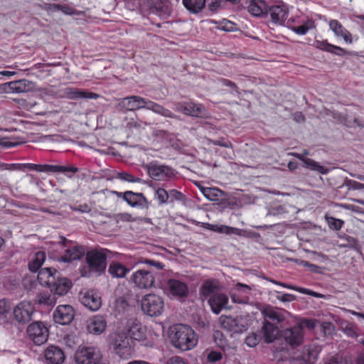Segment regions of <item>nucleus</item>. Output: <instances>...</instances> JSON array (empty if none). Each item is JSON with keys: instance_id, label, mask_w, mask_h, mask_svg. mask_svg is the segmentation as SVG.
<instances>
[{"instance_id": "1", "label": "nucleus", "mask_w": 364, "mask_h": 364, "mask_svg": "<svg viewBox=\"0 0 364 364\" xmlns=\"http://www.w3.org/2000/svg\"><path fill=\"white\" fill-rule=\"evenodd\" d=\"M116 109L122 113L146 109L164 117L176 118V116L169 109L148 98L142 97L139 95H130L119 99L116 105Z\"/></svg>"}, {"instance_id": "2", "label": "nucleus", "mask_w": 364, "mask_h": 364, "mask_svg": "<svg viewBox=\"0 0 364 364\" xmlns=\"http://www.w3.org/2000/svg\"><path fill=\"white\" fill-rule=\"evenodd\" d=\"M169 338L172 345L181 351L193 348L197 344L194 331L188 326L176 324L170 328Z\"/></svg>"}, {"instance_id": "3", "label": "nucleus", "mask_w": 364, "mask_h": 364, "mask_svg": "<svg viewBox=\"0 0 364 364\" xmlns=\"http://www.w3.org/2000/svg\"><path fill=\"white\" fill-rule=\"evenodd\" d=\"M110 252L107 249L91 250L85 254V262L87 267L81 270V275L83 277H90L92 274L97 276L105 272L107 265V256Z\"/></svg>"}, {"instance_id": "4", "label": "nucleus", "mask_w": 364, "mask_h": 364, "mask_svg": "<svg viewBox=\"0 0 364 364\" xmlns=\"http://www.w3.org/2000/svg\"><path fill=\"white\" fill-rule=\"evenodd\" d=\"M74 360L75 364H107L101 351L94 347H78Z\"/></svg>"}, {"instance_id": "5", "label": "nucleus", "mask_w": 364, "mask_h": 364, "mask_svg": "<svg viewBox=\"0 0 364 364\" xmlns=\"http://www.w3.org/2000/svg\"><path fill=\"white\" fill-rule=\"evenodd\" d=\"M109 343L114 353L122 359H128L132 353L129 338L125 333H116L110 336Z\"/></svg>"}, {"instance_id": "6", "label": "nucleus", "mask_w": 364, "mask_h": 364, "mask_svg": "<svg viewBox=\"0 0 364 364\" xmlns=\"http://www.w3.org/2000/svg\"><path fill=\"white\" fill-rule=\"evenodd\" d=\"M58 243L64 248V254L61 256L60 261L70 262L74 260L80 259L86 254L82 246L68 240L64 236L59 237Z\"/></svg>"}, {"instance_id": "7", "label": "nucleus", "mask_w": 364, "mask_h": 364, "mask_svg": "<svg viewBox=\"0 0 364 364\" xmlns=\"http://www.w3.org/2000/svg\"><path fill=\"white\" fill-rule=\"evenodd\" d=\"M220 323L223 328L232 333H242L249 325L248 316H220Z\"/></svg>"}, {"instance_id": "8", "label": "nucleus", "mask_w": 364, "mask_h": 364, "mask_svg": "<svg viewBox=\"0 0 364 364\" xmlns=\"http://www.w3.org/2000/svg\"><path fill=\"white\" fill-rule=\"evenodd\" d=\"M141 306L145 314L149 316H158L164 311V303L161 296L154 294H149L142 298Z\"/></svg>"}, {"instance_id": "9", "label": "nucleus", "mask_w": 364, "mask_h": 364, "mask_svg": "<svg viewBox=\"0 0 364 364\" xmlns=\"http://www.w3.org/2000/svg\"><path fill=\"white\" fill-rule=\"evenodd\" d=\"M28 338L36 346L46 343L48 338V329L41 321H34L26 329Z\"/></svg>"}, {"instance_id": "10", "label": "nucleus", "mask_w": 364, "mask_h": 364, "mask_svg": "<svg viewBox=\"0 0 364 364\" xmlns=\"http://www.w3.org/2000/svg\"><path fill=\"white\" fill-rule=\"evenodd\" d=\"M175 110L186 115L195 117L205 118L208 112L203 105L193 102H180L175 105Z\"/></svg>"}, {"instance_id": "11", "label": "nucleus", "mask_w": 364, "mask_h": 364, "mask_svg": "<svg viewBox=\"0 0 364 364\" xmlns=\"http://www.w3.org/2000/svg\"><path fill=\"white\" fill-rule=\"evenodd\" d=\"M35 313L34 307L27 301L18 304L13 310L14 320L19 324L24 325L32 320Z\"/></svg>"}, {"instance_id": "12", "label": "nucleus", "mask_w": 364, "mask_h": 364, "mask_svg": "<svg viewBox=\"0 0 364 364\" xmlns=\"http://www.w3.org/2000/svg\"><path fill=\"white\" fill-rule=\"evenodd\" d=\"M149 176L155 181H168L174 176L171 167L151 162L147 165Z\"/></svg>"}, {"instance_id": "13", "label": "nucleus", "mask_w": 364, "mask_h": 364, "mask_svg": "<svg viewBox=\"0 0 364 364\" xmlns=\"http://www.w3.org/2000/svg\"><path fill=\"white\" fill-rule=\"evenodd\" d=\"M155 273L150 269H139L132 276V281L140 289H149L155 283Z\"/></svg>"}, {"instance_id": "14", "label": "nucleus", "mask_w": 364, "mask_h": 364, "mask_svg": "<svg viewBox=\"0 0 364 364\" xmlns=\"http://www.w3.org/2000/svg\"><path fill=\"white\" fill-rule=\"evenodd\" d=\"M261 313L264 316V321H269L273 324H279L290 316L289 312L287 311L269 305L265 306L261 310Z\"/></svg>"}, {"instance_id": "15", "label": "nucleus", "mask_w": 364, "mask_h": 364, "mask_svg": "<svg viewBox=\"0 0 364 364\" xmlns=\"http://www.w3.org/2000/svg\"><path fill=\"white\" fill-rule=\"evenodd\" d=\"M33 89V83L26 79L11 81L0 85V92H4L6 93L27 92Z\"/></svg>"}, {"instance_id": "16", "label": "nucleus", "mask_w": 364, "mask_h": 364, "mask_svg": "<svg viewBox=\"0 0 364 364\" xmlns=\"http://www.w3.org/2000/svg\"><path fill=\"white\" fill-rule=\"evenodd\" d=\"M318 353L311 346H304L301 351L294 353L291 364H314Z\"/></svg>"}, {"instance_id": "17", "label": "nucleus", "mask_w": 364, "mask_h": 364, "mask_svg": "<svg viewBox=\"0 0 364 364\" xmlns=\"http://www.w3.org/2000/svg\"><path fill=\"white\" fill-rule=\"evenodd\" d=\"M75 311L70 305H60L53 313L54 321L61 325H68L74 318Z\"/></svg>"}, {"instance_id": "18", "label": "nucleus", "mask_w": 364, "mask_h": 364, "mask_svg": "<svg viewBox=\"0 0 364 364\" xmlns=\"http://www.w3.org/2000/svg\"><path fill=\"white\" fill-rule=\"evenodd\" d=\"M282 336L285 342L291 347L300 346L304 342V332L296 326L284 329Z\"/></svg>"}, {"instance_id": "19", "label": "nucleus", "mask_w": 364, "mask_h": 364, "mask_svg": "<svg viewBox=\"0 0 364 364\" xmlns=\"http://www.w3.org/2000/svg\"><path fill=\"white\" fill-rule=\"evenodd\" d=\"M208 303L213 313L219 314L223 309H229L228 296L222 292L213 295L208 299Z\"/></svg>"}, {"instance_id": "20", "label": "nucleus", "mask_w": 364, "mask_h": 364, "mask_svg": "<svg viewBox=\"0 0 364 364\" xmlns=\"http://www.w3.org/2000/svg\"><path fill=\"white\" fill-rule=\"evenodd\" d=\"M36 171L38 172H52L64 173L68 178H71L73 173H77L79 169L74 166H60L51 164H37Z\"/></svg>"}, {"instance_id": "21", "label": "nucleus", "mask_w": 364, "mask_h": 364, "mask_svg": "<svg viewBox=\"0 0 364 364\" xmlns=\"http://www.w3.org/2000/svg\"><path fill=\"white\" fill-rule=\"evenodd\" d=\"M123 200L132 207L141 208H149V202L142 193L128 191L124 193Z\"/></svg>"}, {"instance_id": "22", "label": "nucleus", "mask_w": 364, "mask_h": 364, "mask_svg": "<svg viewBox=\"0 0 364 364\" xmlns=\"http://www.w3.org/2000/svg\"><path fill=\"white\" fill-rule=\"evenodd\" d=\"M151 12L161 18H166L172 13V5L169 0H153Z\"/></svg>"}, {"instance_id": "23", "label": "nucleus", "mask_w": 364, "mask_h": 364, "mask_svg": "<svg viewBox=\"0 0 364 364\" xmlns=\"http://www.w3.org/2000/svg\"><path fill=\"white\" fill-rule=\"evenodd\" d=\"M80 301L85 307L93 311L98 310L102 304L99 294L93 290L86 291L81 297Z\"/></svg>"}, {"instance_id": "24", "label": "nucleus", "mask_w": 364, "mask_h": 364, "mask_svg": "<svg viewBox=\"0 0 364 364\" xmlns=\"http://www.w3.org/2000/svg\"><path fill=\"white\" fill-rule=\"evenodd\" d=\"M46 360L51 364H61L65 360V354L61 348L58 346H48L45 352Z\"/></svg>"}, {"instance_id": "25", "label": "nucleus", "mask_w": 364, "mask_h": 364, "mask_svg": "<svg viewBox=\"0 0 364 364\" xmlns=\"http://www.w3.org/2000/svg\"><path fill=\"white\" fill-rule=\"evenodd\" d=\"M59 276H60V272L55 269L43 268L38 272V280L42 285L50 287Z\"/></svg>"}, {"instance_id": "26", "label": "nucleus", "mask_w": 364, "mask_h": 364, "mask_svg": "<svg viewBox=\"0 0 364 364\" xmlns=\"http://www.w3.org/2000/svg\"><path fill=\"white\" fill-rule=\"evenodd\" d=\"M220 288V283L218 280H206L202 284L200 288V294L204 299H208L213 295L218 294Z\"/></svg>"}, {"instance_id": "27", "label": "nucleus", "mask_w": 364, "mask_h": 364, "mask_svg": "<svg viewBox=\"0 0 364 364\" xmlns=\"http://www.w3.org/2000/svg\"><path fill=\"white\" fill-rule=\"evenodd\" d=\"M167 287L169 292L177 297H184L188 294L187 285L179 280L170 279L167 283Z\"/></svg>"}, {"instance_id": "28", "label": "nucleus", "mask_w": 364, "mask_h": 364, "mask_svg": "<svg viewBox=\"0 0 364 364\" xmlns=\"http://www.w3.org/2000/svg\"><path fill=\"white\" fill-rule=\"evenodd\" d=\"M247 11L254 16H262L267 13V6L264 0H246Z\"/></svg>"}, {"instance_id": "29", "label": "nucleus", "mask_w": 364, "mask_h": 364, "mask_svg": "<svg viewBox=\"0 0 364 364\" xmlns=\"http://www.w3.org/2000/svg\"><path fill=\"white\" fill-rule=\"evenodd\" d=\"M63 97L70 99L75 100L78 98H90L97 99L99 95L96 93L82 91L73 87H66L63 90Z\"/></svg>"}, {"instance_id": "30", "label": "nucleus", "mask_w": 364, "mask_h": 364, "mask_svg": "<svg viewBox=\"0 0 364 364\" xmlns=\"http://www.w3.org/2000/svg\"><path fill=\"white\" fill-rule=\"evenodd\" d=\"M72 283L68 278H61L60 276L55 279V284L50 286L51 291H53L55 295L63 296L65 295L71 288Z\"/></svg>"}, {"instance_id": "31", "label": "nucleus", "mask_w": 364, "mask_h": 364, "mask_svg": "<svg viewBox=\"0 0 364 364\" xmlns=\"http://www.w3.org/2000/svg\"><path fill=\"white\" fill-rule=\"evenodd\" d=\"M106 327L105 319L101 316H95L90 319L87 324V331L90 333L100 334L105 331Z\"/></svg>"}, {"instance_id": "32", "label": "nucleus", "mask_w": 364, "mask_h": 364, "mask_svg": "<svg viewBox=\"0 0 364 364\" xmlns=\"http://www.w3.org/2000/svg\"><path fill=\"white\" fill-rule=\"evenodd\" d=\"M267 12L269 13L272 21L275 23L282 24L287 17V11L284 6H272Z\"/></svg>"}, {"instance_id": "33", "label": "nucleus", "mask_w": 364, "mask_h": 364, "mask_svg": "<svg viewBox=\"0 0 364 364\" xmlns=\"http://www.w3.org/2000/svg\"><path fill=\"white\" fill-rule=\"evenodd\" d=\"M329 26L336 36L342 37L343 40L348 43H352L350 33L347 31L337 20H331L329 22Z\"/></svg>"}, {"instance_id": "34", "label": "nucleus", "mask_w": 364, "mask_h": 364, "mask_svg": "<svg viewBox=\"0 0 364 364\" xmlns=\"http://www.w3.org/2000/svg\"><path fill=\"white\" fill-rule=\"evenodd\" d=\"M262 333L265 342L269 343L276 339L278 334V328L270 321H264L262 328Z\"/></svg>"}, {"instance_id": "35", "label": "nucleus", "mask_w": 364, "mask_h": 364, "mask_svg": "<svg viewBox=\"0 0 364 364\" xmlns=\"http://www.w3.org/2000/svg\"><path fill=\"white\" fill-rule=\"evenodd\" d=\"M314 46L321 50H324L331 53H334L337 55L342 56L346 53V51L339 47L331 43H328L327 41H316Z\"/></svg>"}, {"instance_id": "36", "label": "nucleus", "mask_w": 364, "mask_h": 364, "mask_svg": "<svg viewBox=\"0 0 364 364\" xmlns=\"http://www.w3.org/2000/svg\"><path fill=\"white\" fill-rule=\"evenodd\" d=\"M203 195L210 201H220L223 200L225 193L218 188L201 187L200 188Z\"/></svg>"}, {"instance_id": "37", "label": "nucleus", "mask_w": 364, "mask_h": 364, "mask_svg": "<svg viewBox=\"0 0 364 364\" xmlns=\"http://www.w3.org/2000/svg\"><path fill=\"white\" fill-rule=\"evenodd\" d=\"M57 298L54 294L44 291L37 294L35 302L38 304L52 306L56 304Z\"/></svg>"}, {"instance_id": "38", "label": "nucleus", "mask_w": 364, "mask_h": 364, "mask_svg": "<svg viewBox=\"0 0 364 364\" xmlns=\"http://www.w3.org/2000/svg\"><path fill=\"white\" fill-rule=\"evenodd\" d=\"M108 272L112 277L123 278L129 272V269L118 262H113L109 264Z\"/></svg>"}, {"instance_id": "39", "label": "nucleus", "mask_w": 364, "mask_h": 364, "mask_svg": "<svg viewBox=\"0 0 364 364\" xmlns=\"http://www.w3.org/2000/svg\"><path fill=\"white\" fill-rule=\"evenodd\" d=\"M185 8L192 14H198L205 5V0H182Z\"/></svg>"}, {"instance_id": "40", "label": "nucleus", "mask_w": 364, "mask_h": 364, "mask_svg": "<svg viewBox=\"0 0 364 364\" xmlns=\"http://www.w3.org/2000/svg\"><path fill=\"white\" fill-rule=\"evenodd\" d=\"M203 226L208 230L220 232V233H225L227 235H230L232 233H236L238 231V229L228 227L226 225H212L210 223H203Z\"/></svg>"}, {"instance_id": "41", "label": "nucleus", "mask_w": 364, "mask_h": 364, "mask_svg": "<svg viewBox=\"0 0 364 364\" xmlns=\"http://www.w3.org/2000/svg\"><path fill=\"white\" fill-rule=\"evenodd\" d=\"M339 237L343 241V242L339 245L341 247H349L356 250H359L360 245L355 238L346 234L340 235Z\"/></svg>"}, {"instance_id": "42", "label": "nucleus", "mask_w": 364, "mask_h": 364, "mask_svg": "<svg viewBox=\"0 0 364 364\" xmlns=\"http://www.w3.org/2000/svg\"><path fill=\"white\" fill-rule=\"evenodd\" d=\"M304 166L305 168H310L312 171H316L322 174H327L328 173V169L321 166L318 162L314 161L311 159L307 158L304 160Z\"/></svg>"}, {"instance_id": "43", "label": "nucleus", "mask_w": 364, "mask_h": 364, "mask_svg": "<svg viewBox=\"0 0 364 364\" xmlns=\"http://www.w3.org/2000/svg\"><path fill=\"white\" fill-rule=\"evenodd\" d=\"M341 329L348 337L357 338L358 336L357 333L358 328L355 325L348 321H344L341 323Z\"/></svg>"}, {"instance_id": "44", "label": "nucleus", "mask_w": 364, "mask_h": 364, "mask_svg": "<svg viewBox=\"0 0 364 364\" xmlns=\"http://www.w3.org/2000/svg\"><path fill=\"white\" fill-rule=\"evenodd\" d=\"M314 27V22L312 20L306 21L304 24L299 26H293L291 30L297 34L305 35L310 29Z\"/></svg>"}, {"instance_id": "45", "label": "nucleus", "mask_w": 364, "mask_h": 364, "mask_svg": "<svg viewBox=\"0 0 364 364\" xmlns=\"http://www.w3.org/2000/svg\"><path fill=\"white\" fill-rule=\"evenodd\" d=\"M45 259V255L42 252H38L36 254L35 259L30 262L29 269L32 272H36L42 265Z\"/></svg>"}, {"instance_id": "46", "label": "nucleus", "mask_w": 364, "mask_h": 364, "mask_svg": "<svg viewBox=\"0 0 364 364\" xmlns=\"http://www.w3.org/2000/svg\"><path fill=\"white\" fill-rule=\"evenodd\" d=\"M37 164H3L0 165L1 168L4 169H20L22 170L23 168H27L30 170L36 171Z\"/></svg>"}, {"instance_id": "47", "label": "nucleus", "mask_w": 364, "mask_h": 364, "mask_svg": "<svg viewBox=\"0 0 364 364\" xmlns=\"http://www.w3.org/2000/svg\"><path fill=\"white\" fill-rule=\"evenodd\" d=\"M316 320L313 318H303L301 319L297 324V327H299L301 332H304V328H306L309 330H313L316 327Z\"/></svg>"}, {"instance_id": "48", "label": "nucleus", "mask_w": 364, "mask_h": 364, "mask_svg": "<svg viewBox=\"0 0 364 364\" xmlns=\"http://www.w3.org/2000/svg\"><path fill=\"white\" fill-rule=\"evenodd\" d=\"M326 220L329 226V228L332 230H339L342 228L344 221L341 219H336L333 217H328L326 215Z\"/></svg>"}, {"instance_id": "49", "label": "nucleus", "mask_w": 364, "mask_h": 364, "mask_svg": "<svg viewBox=\"0 0 364 364\" xmlns=\"http://www.w3.org/2000/svg\"><path fill=\"white\" fill-rule=\"evenodd\" d=\"M155 196L160 204L166 203L169 198L168 192L162 188H159L156 190Z\"/></svg>"}, {"instance_id": "50", "label": "nucleus", "mask_w": 364, "mask_h": 364, "mask_svg": "<svg viewBox=\"0 0 364 364\" xmlns=\"http://www.w3.org/2000/svg\"><path fill=\"white\" fill-rule=\"evenodd\" d=\"M117 176L118 178L128 182L140 183L142 181L140 178L134 177V176L127 172H118Z\"/></svg>"}, {"instance_id": "51", "label": "nucleus", "mask_w": 364, "mask_h": 364, "mask_svg": "<svg viewBox=\"0 0 364 364\" xmlns=\"http://www.w3.org/2000/svg\"><path fill=\"white\" fill-rule=\"evenodd\" d=\"M260 336L256 333L249 334L245 338V343L249 347H255L260 341Z\"/></svg>"}, {"instance_id": "52", "label": "nucleus", "mask_w": 364, "mask_h": 364, "mask_svg": "<svg viewBox=\"0 0 364 364\" xmlns=\"http://www.w3.org/2000/svg\"><path fill=\"white\" fill-rule=\"evenodd\" d=\"M141 262L149 265L150 267H152L153 269L156 270L163 269L164 267V264L162 262L152 259H144V260L141 261Z\"/></svg>"}, {"instance_id": "53", "label": "nucleus", "mask_w": 364, "mask_h": 364, "mask_svg": "<svg viewBox=\"0 0 364 364\" xmlns=\"http://www.w3.org/2000/svg\"><path fill=\"white\" fill-rule=\"evenodd\" d=\"M321 329L326 336H331L334 333L335 326L331 322L324 321L321 323Z\"/></svg>"}, {"instance_id": "54", "label": "nucleus", "mask_w": 364, "mask_h": 364, "mask_svg": "<svg viewBox=\"0 0 364 364\" xmlns=\"http://www.w3.org/2000/svg\"><path fill=\"white\" fill-rule=\"evenodd\" d=\"M223 358V353L220 351L212 350L208 353L207 359L208 362L216 363Z\"/></svg>"}, {"instance_id": "55", "label": "nucleus", "mask_w": 364, "mask_h": 364, "mask_svg": "<svg viewBox=\"0 0 364 364\" xmlns=\"http://www.w3.org/2000/svg\"><path fill=\"white\" fill-rule=\"evenodd\" d=\"M129 308V304L125 299L120 297L116 301V309L119 312H124Z\"/></svg>"}, {"instance_id": "56", "label": "nucleus", "mask_w": 364, "mask_h": 364, "mask_svg": "<svg viewBox=\"0 0 364 364\" xmlns=\"http://www.w3.org/2000/svg\"><path fill=\"white\" fill-rule=\"evenodd\" d=\"M142 328L135 326L129 330L130 337L134 340H140L144 337V333L141 332Z\"/></svg>"}, {"instance_id": "57", "label": "nucleus", "mask_w": 364, "mask_h": 364, "mask_svg": "<svg viewBox=\"0 0 364 364\" xmlns=\"http://www.w3.org/2000/svg\"><path fill=\"white\" fill-rule=\"evenodd\" d=\"M345 185L349 188L353 190H362L364 189V183H359L353 180H346Z\"/></svg>"}, {"instance_id": "58", "label": "nucleus", "mask_w": 364, "mask_h": 364, "mask_svg": "<svg viewBox=\"0 0 364 364\" xmlns=\"http://www.w3.org/2000/svg\"><path fill=\"white\" fill-rule=\"evenodd\" d=\"M168 195L169 198H171V202H173V200L182 201L185 198V196L182 193L175 189L169 191Z\"/></svg>"}, {"instance_id": "59", "label": "nucleus", "mask_w": 364, "mask_h": 364, "mask_svg": "<svg viewBox=\"0 0 364 364\" xmlns=\"http://www.w3.org/2000/svg\"><path fill=\"white\" fill-rule=\"evenodd\" d=\"M10 310L9 302L5 299L0 300V315H4Z\"/></svg>"}, {"instance_id": "60", "label": "nucleus", "mask_w": 364, "mask_h": 364, "mask_svg": "<svg viewBox=\"0 0 364 364\" xmlns=\"http://www.w3.org/2000/svg\"><path fill=\"white\" fill-rule=\"evenodd\" d=\"M234 289L243 293H249L252 289L249 285L238 282L235 285Z\"/></svg>"}, {"instance_id": "61", "label": "nucleus", "mask_w": 364, "mask_h": 364, "mask_svg": "<svg viewBox=\"0 0 364 364\" xmlns=\"http://www.w3.org/2000/svg\"><path fill=\"white\" fill-rule=\"evenodd\" d=\"M277 298L282 302H290L296 299V296L290 294H283L281 296H277Z\"/></svg>"}, {"instance_id": "62", "label": "nucleus", "mask_w": 364, "mask_h": 364, "mask_svg": "<svg viewBox=\"0 0 364 364\" xmlns=\"http://www.w3.org/2000/svg\"><path fill=\"white\" fill-rule=\"evenodd\" d=\"M224 2V0H215L208 5L209 9L211 11H216Z\"/></svg>"}, {"instance_id": "63", "label": "nucleus", "mask_w": 364, "mask_h": 364, "mask_svg": "<svg viewBox=\"0 0 364 364\" xmlns=\"http://www.w3.org/2000/svg\"><path fill=\"white\" fill-rule=\"evenodd\" d=\"M58 11H62L66 15H73L75 14L74 9L66 4H60Z\"/></svg>"}, {"instance_id": "64", "label": "nucleus", "mask_w": 364, "mask_h": 364, "mask_svg": "<svg viewBox=\"0 0 364 364\" xmlns=\"http://www.w3.org/2000/svg\"><path fill=\"white\" fill-rule=\"evenodd\" d=\"M166 364H188L186 361H184L181 357L178 356H173L170 358Z\"/></svg>"}]
</instances>
